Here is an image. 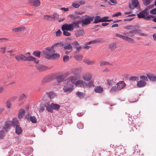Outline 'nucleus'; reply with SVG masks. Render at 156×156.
<instances>
[{
  "mask_svg": "<svg viewBox=\"0 0 156 156\" xmlns=\"http://www.w3.org/2000/svg\"><path fill=\"white\" fill-rule=\"evenodd\" d=\"M44 19L48 21H52L51 18V16L44 15Z\"/></svg>",
  "mask_w": 156,
  "mask_h": 156,
  "instance_id": "nucleus-43",
  "label": "nucleus"
},
{
  "mask_svg": "<svg viewBox=\"0 0 156 156\" xmlns=\"http://www.w3.org/2000/svg\"><path fill=\"white\" fill-rule=\"evenodd\" d=\"M30 119L32 123H35L37 122V119L34 116H31Z\"/></svg>",
  "mask_w": 156,
  "mask_h": 156,
  "instance_id": "nucleus-48",
  "label": "nucleus"
},
{
  "mask_svg": "<svg viewBox=\"0 0 156 156\" xmlns=\"http://www.w3.org/2000/svg\"><path fill=\"white\" fill-rule=\"evenodd\" d=\"M18 123V122L16 119H13L12 121H7L5 123L3 130L7 132L10 129L11 126H15Z\"/></svg>",
  "mask_w": 156,
  "mask_h": 156,
  "instance_id": "nucleus-3",
  "label": "nucleus"
},
{
  "mask_svg": "<svg viewBox=\"0 0 156 156\" xmlns=\"http://www.w3.org/2000/svg\"><path fill=\"white\" fill-rule=\"evenodd\" d=\"M116 36L118 37H119L120 38L124 40H125L126 36L118 34H116Z\"/></svg>",
  "mask_w": 156,
  "mask_h": 156,
  "instance_id": "nucleus-53",
  "label": "nucleus"
},
{
  "mask_svg": "<svg viewBox=\"0 0 156 156\" xmlns=\"http://www.w3.org/2000/svg\"><path fill=\"white\" fill-rule=\"evenodd\" d=\"M85 17H86L81 21L82 26L88 25L94 19V16H90L87 15H86Z\"/></svg>",
  "mask_w": 156,
  "mask_h": 156,
  "instance_id": "nucleus-7",
  "label": "nucleus"
},
{
  "mask_svg": "<svg viewBox=\"0 0 156 156\" xmlns=\"http://www.w3.org/2000/svg\"><path fill=\"white\" fill-rule=\"evenodd\" d=\"M109 62L107 61H101L100 62V66H102L104 65H109Z\"/></svg>",
  "mask_w": 156,
  "mask_h": 156,
  "instance_id": "nucleus-42",
  "label": "nucleus"
},
{
  "mask_svg": "<svg viewBox=\"0 0 156 156\" xmlns=\"http://www.w3.org/2000/svg\"><path fill=\"white\" fill-rule=\"evenodd\" d=\"M84 34V32L83 30H77L75 33L76 37L82 36Z\"/></svg>",
  "mask_w": 156,
  "mask_h": 156,
  "instance_id": "nucleus-24",
  "label": "nucleus"
},
{
  "mask_svg": "<svg viewBox=\"0 0 156 156\" xmlns=\"http://www.w3.org/2000/svg\"><path fill=\"white\" fill-rule=\"evenodd\" d=\"M110 2L112 4H111L109 2H108V5H115L117 4V0H109Z\"/></svg>",
  "mask_w": 156,
  "mask_h": 156,
  "instance_id": "nucleus-49",
  "label": "nucleus"
},
{
  "mask_svg": "<svg viewBox=\"0 0 156 156\" xmlns=\"http://www.w3.org/2000/svg\"><path fill=\"white\" fill-rule=\"evenodd\" d=\"M73 25V24H71V23L64 24L61 27V30H67L70 32L72 31L74 29Z\"/></svg>",
  "mask_w": 156,
  "mask_h": 156,
  "instance_id": "nucleus-8",
  "label": "nucleus"
},
{
  "mask_svg": "<svg viewBox=\"0 0 156 156\" xmlns=\"http://www.w3.org/2000/svg\"><path fill=\"white\" fill-rule=\"evenodd\" d=\"M25 113V111L23 109H20L19 112L18 114V117L20 119H21L24 116Z\"/></svg>",
  "mask_w": 156,
  "mask_h": 156,
  "instance_id": "nucleus-25",
  "label": "nucleus"
},
{
  "mask_svg": "<svg viewBox=\"0 0 156 156\" xmlns=\"http://www.w3.org/2000/svg\"><path fill=\"white\" fill-rule=\"evenodd\" d=\"M69 59V57L68 55H64L63 57V61L64 62H67Z\"/></svg>",
  "mask_w": 156,
  "mask_h": 156,
  "instance_id": "nucleus-46",
  "label": "nucleus"
},
{
  "mask_svg": "<svg viewBox=\"0 0 156 156\" xmlns=\"http://www.w3.org/2000/svg\"><path fill=\"white\" fill-rule=\"evenodd\" d=\"M153 0H143L144 4L145 5H147L150 4Z\"/></svg>",
  "mask_w": 156,
  "mask_h": 156,
  "instance_id": "nucleus-41",
  "label": "nucleus"
},
{
  "mask_svg": "<svg viewBox=\"0 0 156 156\" xmlns=\"http://www.w3.org/2000/svg\"><path fill=\"white\" fill-rule=\"evenodd\" d=\"M0 49H1V51L3 53H4L5 52L6 48L5 47H1Z\"/></svg>",
  "mask_w": 156,
  "mask_h": 156,
  "instance_id": "nucleus-61",
  "label": "nucleus"
},
{
  "mask_svg": "<svg viewBox=\"0 0 156 156\" xmlns=\"http://www.w3.org/2000/svg\"><path fill=\"white\" fill-rule=\"evenodd\" d=\"M51 16L52 21L54 20L55 19L57 18L58 17V15L56 13H55Z\"/></svg>",
  "mask_w": 156,
  "mask_h": 156,
  "instance_id": "nucleus-45",
  "label": "nucleus"
},
{
  "mask_svg": "<svg viewBox=\"0 0 156 156\" xmlns=\"http://www.w3.org/2000/svg\"><path fill=\"white\" fill-rule=\"evenodd\" d=\"M124 29H127L128 30H132L134 29V26L132 25H129L126 27H124Z\"/></svg>",
  "mask_w": 156,
  "mask_h": 156,
  "instance_id": "nucleus-50",
  "label": "nucleus"
},
{
  "mask_svg": "<svg viewBox=\"0 0 156 156\" xmlns=\"http://www.w3.org/2000/svg\"><path fill=\"white\" fill-rule=\"evenodd\" d=\"M25 29L26 27H25L21 26L17 28H13L12 30L14 32H19L24 30Z\"/></svg>",
  "mask_w": 156,
  "mask_h": 156,
  "instance_id": "nucleus-18",
  "label": "nucleus"
},
{
  "mask_svg": "<svg viewBox=\"0 0 156 156\" xmlns=\"http://www.w3.org/2000/svg\"><path fill=\"white\" fill-rule=\"evenodd\" d=\"M72 6L74 8H78L80 6L79 2H75L72 3Z\"/></svg>",
  "mask_w": 156,
  "mask_h": 156,
  "instance_id": "nucleus-44",
  "label": "nucleus"
},
{
  "mask_svg": "<svg viewBox=\"0 0 156 156\" xmlns=\"http://www.w3.org/2000/svg\"><path fill=\"white\" fill-rule=\"evenodd\" d=\"M84 62L88 65H93L94 64V62L89 60H85Z\"/></svg>",
  "mask_w": 156,
  "mask_h": 156,
  "instance_id": "nucleus-40",
  "label": "nucleus"
},
{
  "mask_svg": "<svg viewBox=\"0 0 156 156\" xmlns=\"http://www.w3.org/2000/svg\"><path fill=\"white\" fill-rule=\"evenodd\" d=\"M108 16H105L103 17H101V22H109L111 21H112V20H108Z\"/></svg>",
  "mask_w": 156,
  "mask_h": 156,
  "instance_id": "nucleus-39",
  "label": "nucleus"
},
{
  "mask_svg": "<svg viewBox=\"0 0 156 156\" xmlns=\"http://www.w3.org/2000/svg\"><path fill=\"white\" fill-rule=\"evenodd\" d=\"M109 47L111 50H114L116 48V44L115 43H111L109 44Z\"/></svg>",
  "mask_w": 156,
  "mask_h": 156,
  "instance_id": "nucleus-28",
  "label": "nucleus"
},
{
  "mask_svg": "<svg viewBox=\"0 0 156 156\" xmlns=\"http://www.w3.org/2000/svg\"><path fill=\"white\" fill-rule=\"evenodd\" d=\"M121 15V13L120 12H117V13H115L113 14V16H120Z\"/></svg>",
  "mask_w": 156,
  "mask_h": 156,
  "instance_id": "nucleus-63",
  "label": "nucleus"
},
{
  "mask_svg": "<svg viewBox=\"0 0 156 156\" xmlns=\"http://www.w3.org/2000/svg\"><path fill=\"white\" fill-rule=\"evenodd\" d=\"M37 68L41 71H44L48 69V67L44 66L38 65L36 66Z\"/></svg>",
  "mask_w": 156,
  "mask_h": 156,
  "instance_id": "nucleus-21",
  "label": "nucleus"
},
{
  "mask_svg": "<svg viewBox=\"0 0 156 156\" xmlns=\"http://www.w3.org/2000/svg\"><path fill=\"white\" fill-rule=\"evenodd\" d=\"M77 96L80 98H82L85 96V94L83 92H77L76 93Z\"/></svg>",
  "mask_w": 156,
  "mask_h": 156,
  "instance_id": "nucleus-37",
  "label": "nucleus"
},
{
  "mask_svg": "<svg viewBox=\"0 0 156 156\" xmlns=\"http://www.w3.org/2000/svg\"><path fill=\"white\" fill-rule=\"evenodd\" d=\"M92 75L91 73L89 72H87L83 73L82 77L85 81H89L91 80L92 78Z\"/></svg>",
  "mask_w": 156,
  "mask_h": 156,
  "instance_id": "nucleus-9",
  "label": "nucleus"
},
{
  "mask_svg": "<svg viewBox=\"0 0 156 156\" xmlns=\"http://www.w3.org/2000/svg\"><path fill=\"white\" fill-rule=\"evenodd\" d=\"M86 84L85 86V87H90L94 86L93 82L92 81H90L88 83L86 82Z\"/></svg>",
  "mask_w": 156,
  "mask_h": 156,
  "instance_id": "nucleus-32",
  "label": "nucleus"
},
{
  "mask_svg": "<svg viewBox=\"0 0 156 156\" xmlns=\"http://www.w3.org/2000/svg\"><path fill=\"white\" fill-rule=\"evenodd\" d=\"M40 54L41 53L39 51H35L33 53V55L38 58H40Z\"/></svg>",
  "mask_w": 156,
  "mask_h": 156,
  "instance_id": "nucleus-35",
  "label": "nucleus"
},
{
  "mask_svg": "<svg viewBox=\"0 0 156 156\" xmlns=\"http://www.w3.org/2000/svg\"><path fill=\"white\" fill-rule=\"evenodd\" d=\"M82 14V13L79 12H76L75 13L73 14H70L68 16L70 17V18L73 20H75L76 19H80V16L78 15H80Z\"/></svg>",
  "mask_w": 156,
  "mask_h": 156,
  "instance_id": "nucleus-12",
  "label": "nucleus"
},
{
  "mask_svg": "<svg viewBox=\"0 0 156 156\" xmlns=\"http://www.w3.org/2000/svg\"><path fill=\"white\" fill-rule=\"evenodd\" d=\"M132 2L133 4L136 7L139 4L138 0H132Z\"/></svg>",
  "mask_w": 156,
  "mask_h": 156,
  "instance_id": "nucleus-55",
  "label": "nucleus"
},
{
  "mask_svg": "<svg viewBox=\"0 0 156 156\" xmlns=\"http://www.w3.org/2000/svg\"><path fill=\"white\" fill-rule=\"evenodd\" d=\"M94 90L96 93H101L103 92V89L101 87L98 86L95 87Z\"/></svg>",
  "mask_w": 156,
  "mask_h": 156,
  "instance_id": "nucleus-23",
  "label": "nucleus"
},
{
  "mask_svg": "<svg viewBox=\"0 0 156 156\" xmlns=\"http://www.w3.org/2000/svg\"><path fill=\"white\" fill-rule=\"evenodd\" d=\"M86 84V82L83 80H79L76 82L75 85L77 87L85 88V86Z\"/></svg>",
  "mask_w": 156,
  "mask_h": 156,
  "instance_id": "nucleus-13",
  "label": "nucleus"
},
{
  "mask_svg": "<svg viewBox=\"0 0 156 156\" xmlns=\"http://www.w3.org/2000/svg\"><path fill=\"white\" fill-rule=\"evenodd\" d=\"M147 77L151 80L153 81H156V76L154 74H147Z\"/></svg>",
  "mask_w": 156,
  "mask_h": 156,
  "instance_id": "nucleus-19",
  "label": "nucleus"
},
{
  "mask_svg": "<svg viewBox=\"0 0 156 156\" xmlns=\"http://www.w3.org/2000/svg\"><path fill=\"white\" fill-rule=\"evenodd\" d=\"M148 9L146 8L144 10L140 12L137 14V17L139 18H144L146 20H148L149 18L152 17L151 15H148L149 13Z\"/></svg>",
  "mask_w": 156,
  "mask_h": 156,
  "instance_id": "nucleus-4",
  "label": "nucleus"
},
{
  "mask_svg": "<svg viewBox=\"0 0 156 156\" xmlns=\"http://www.w3.org/2000/svg\"><path fill=\"white\" fill-rule=\"evenodd\" d=\"M55 52L47 51H43V53L45 55L46 58L48 59H54L59 58V54L57 53L54 54Z\"/></svg>",
  "mask_w": 156,
  "mask_h": 156,
  "instance_id": "nucleus-2",
  "label": "nucleus"
},
{
  "mask_svg": "<svg viewBox=\"0 0 156 156\" xmlns=\"http://www.w3.org/2000/svg\"><path fill=\"white\" fill-rule=\"evenodd\" d=\"M136 7L135 5L133 4L132 3L129 5V8L131 9H133Z\"/></svg>",
  "mask_w": 156,
  "mask_h": 156,
  "instance_id": "nucleus-62",
  "label": "nucleus"
},
{
  "mask_svg": "<svg viewBox=\"0 0 156 156\" xmlns=\"http://www.w3.org/2000/svg\"><path fill=\"white\" fill-rule=\"evenodd\" d=\"M15 58L17 61L23 60L24 61H33L34 63L37 64L39 62V60H37L36 59L32 56H30L27 57L23 54H20L17 55L15 57Z\"/></svg>",
  "mask_w": 156,
  "mask_h": 156,
  "instance_id": "nucleus-1",
  "label": "nucleus"
},
{
  "mask_svg": "<svg viewBox=\"0 0 156 156\" xmlns=\"http://www.w3.org/2000/svg\"><path fill=\"white\" fill-rule=\"evenodd\" d=\"M47 94L50 99L53 98L55 96V94L52 92L47 93Z\"/></svg>",
  "mask_w": 156,
  "mask_h": 156,
  "instance_id": "nucleus-38",
  "label": "nucleus"
},
{
  "mask_svg": "<svg viewBox=\"0 0 156 156\" xmlns=\"http://www.w3.org/2000/svg\"><path fill=\"white\" fill-rule=\"evenodd\" d=\"M104 41V40L103 39L101 38H98L96 39L95 40H92L90 41L87 43L86 44V45L90 44H91L93 43H98L100 42H102Z\"/></svg>",
  "mask_w": 156,
  "mask_h": 156,
  "instance_id": "nucleus-16",
  "label": "nucleus"
},
{
  "mask_svg": "<svg viewBox=\"0 0 156 156\" xmlns=\"http://www.w3.org/2000/svg\"><path fill=\"white\" fill-rule=\"evenodd\" d=\"M19 124V123L18 122V124L15 126H16V134L19 135L21 133L22 130L21 128L18 125Z\"/></svg>",
  "mask_w": 156,
  "mask_h": 156,
  "instance_id": "nucleus-20",
  "label": "nucleus"
},
{
  "mask_svg": "<svg viewBox=\"0 0 156 156\" xmlns=\"http://www.w3.org/2000/svg\"><path fill=\"white\" fill-rule=\"evenodd\" d=\"M14 52L12 50H10V51H7V53H9L10 54V56H12L13 57L15 55V54H13L12 53Z\"/></svg>",
  "mask_w": 156,
  "mask_h": 156,
  "instance_id": "nucleus-57",
  "label": "nucleus"
},
{
  "mask_svg": "<svg viewBox=\"0 0 156 156\" xmlns=\"http://www.w3.org/2000/svg\"><path fill=\"white\" fill-rule=\"evenodd\" d=\"M69 75L68 73L58 76L56 78V80L58 82L64 81L65 80L67 76Z\"/></svg>",
  "mask_w": 156,
  "mask_h": 156,
  "instance_id": "nucleus-10",
  "label": "nucleus"
},
{
  "mask_svg": "<svg viewBox=\"0 0 156 156\" xmlns=\"http://www.w3.org/2000/svg\"><path fill=\"white\" fill-rule=\"evenodd\" d=\"M150 12L152 14H156V9H154L151 10Z\"/></svg>",
  "mask_w": 156,
  "mask_h": 156,
  "instance_id": "nucleus-60",
  "label": "nucleus"
},
{
  "mask_svg": "<svg viewBox=\"0 0 156 156\" xmlns=\"http://www.w3.org/2000/svg\"><path fill=\"white\" fill-rule=\"evenodd\" d=\"M63 90L65 92L69 93L73 90V86L71 84H66L64 86Z\"/></svg>",
  "mask_w": 156,
  "mask_h": 156,
  "instance_id": "nucleus-11",
  "label": "nucleus"
},
{
  "mask_svg": "<svg viewBox=\"0 0 156 156\" xmlns=\"http://www.w3.org/2000/svg\"><path fill=\"white\" fill-rule=\"evenodd\" d=\"M75 58L78 61H80L82 59V56L81 55H76L75 56Z\"/></svg>",
  "mask_w": 156,
  "mask_h": 156,
  "instance_id": "nucleus-54",
  "label": "nucleus"
},
{
  "mask_svg": "<svg viewBox=\"0 0 156 156\" xmlns=\"http://www.w3.org/2000/svg\"><path fill=\"white\" fill-rule=\"evenodd\" d=\"M94 20L93 22L94 23H97L99 22H101V17L99 16H97L94 17Z\"/></svg>",
  "mask_w": 156,
  "mask_h": 156,
  "instance_id": "nucleus-27",
  "label": "nucleus"
},
{
  "mask_svg": "<svg viewBox=\"0 0 156 156\" xmlns=\"http://www.w3.org/2000/svg\"><path fill=\"white\" fill-rule=\"evenodd\" d=\"M29 2L32 5L35 7H38L40 5V0H29Z\"/></svg>",
  "mask_w": 156,
  "mask_h": 156,
  "instance_id": "nucleus-15",
  "label": "nucleus"
},
{
  "mask_svg": "<svg viewBox=\"0 0 156 156\" xmlns=\"http://www.w3.org/2000/svg\"><path fill=\"white\" fill-rule=\"evenodd\" d=\"M116 85L119 90H120L125 87L126 84L124 81H121L117 83Z\"/></svg>",
  "mask_w": 156,
  "mask_h": 156,
  "instance_id": "nucleus-17",
  "label": "nucleus"
},
{
  "mask_svg": "<svg viewBox=\"0 0 156 156\" xmlns=\"http://www.w3.org/2000/svg\"><path fill=\"white\" fill-rule=\"evenodd\" d=\"M124 41H127L129 43H133L134 42V40L133 38L127 36H126Z\"/></svg>",
  "mask_w": 156,
  "mask_h": 156,
  "instance_id": "nucleus-33",
  "label": "nucleus"
},
{
  "mask_svg": "<svg viewBox=\"0 0 156 156\" xmlns=\"http://www.w3.org/2000/svg\"><path fill=\"white\" fill-rule=\"evenodd\" d=\"M140 79L141 80L137 82L136 85L139 87H143L146 85V82L148 81V79L147 76L143 75L140 76Z\"/></svg>",
  "mask_w": 156,
  "mask_h": 156,
  "instance_id": "nucleus-5",
  "label": "nucleus"
},
{
  "mask_svg": "<svg viewBox=\"0 0 156 156\" xmlns=\"http://www.w3.org/2000/svg\"><path fill=\"white\" fill-rule=\"evenodd\" d=\"M129 36L130 37H132L134 35V32L133 30H131L129 32Z\"/></svg>",
  "mask_w": 156,
  "mask_h": 156,
  "instance_id": "nucleus-56",
  "label": "nucleus"
},
{
  "mask_svg": "<svg viewBox=\"0 0 156 156\" xmlns=\"http://www.w3.org/2000/svg\"><path fill=\"white\" fill-rule=\"evenodd\" d=\"M63 32V35L65 36H69L71 35V33L69 32L67 30H62Z\"/></svg>",
  "mask_w": 156,
  "mask_h": 156,
  "instance_id": "nucleus-51",
  "label": "nucleus"
},
{
  "mask_svg": "<svg viewBox=\"0 0 156 156\" xmlns=\"http://www.w3.org/2000/svg\"><path fill=\"white\" fill-rule=\"evenodd\" d=\"M81 21L80 20H79L75 22H74L73 23H71V24H73V27H74V26L75 27H76V28H78L79 27V24L80 23Z\"/></svg>",
  "mask_w": 156,
  "mask_h": 156,
  "instance_id": "nucleus-30",
  "label": "nucleus"
},
{
  "mask_svg": "<svg viewBox=\"0 0 156 156\" xmlns=\"http://www.w3.org/2000/svg\"><path fill=\"white\" fill-rule=\"evenodd\" d=\"M62 34V32L60 29H58L57 31L55 32L56 36L57 37H60Z\"/></svg>",
  "mask_w": 156,
  "mask_h": 156,
  "instance_id": "nucleus-47",
  "label": "nucleus"
},
{
  "mask_svg": "<svg viewBox=\"0 0 156 156\" xmlns=\"http://www.w3.org/2000/svg\"><path fill=\"white\" fill-rule=\"evenodd\" d=\"M68 80L69 81L71 82L73 84H75L76 80V76H70L68 78Z\"/></svg>",
  "mask_w": 156,
  "mask_h": 156,
  "instance_id": "nucleus-26",
  "label": "nucleus"
},
{
  "mask_svg": "<svg viewBox=\"0 0 156 156\" xmlns=\"http://www.w3.org/2000/svg\"><path fill=\"white\" fill-rule=\"evenodd\" d=\"M51 106L52 108L55 110H58L60 107V106L59 105L54 103L51 104Z\"/></svg>",
  "mask_w": 156,
  "mask_h": 156,
  "instance_id": "nucleus-29",
  "label": "nucleus"
},
{
  "mask_svg": "<svg viewBox=\"0 0 156 156\" xmlns=\"http://www.w3.org/2000/svg\"><path fill=\"white\" fill-rule=\"evenodd\" d=\"M129 80L130 81H136L138 80V78L136 76H132L129 78Z\"/></svg>",
  "mask_w": 156,
  "mask_h": 156,
  "instance_id": "nucleus-52",
  "label": "nucleus"
},
{
  "mask_svg": "<svg viewBox=\"0 0 156 156\" xmlns=\"http://www.w3.org/2000/svg\"><path fill=\"white\" fill-rule=\"evenodd\" d=\"M60 9L66 12H67L69 11V9L68 8H66L64 7L61 8Z\"/></svg>",
  "mask_w": 156,
  "mask_h": 156,
  "instance_id": "nucleus-64",
  "label": "nucleus"
},
{
  "mask_svg": "<svg viewBox=\"0 0 156 156\" xmlns=\"http://www.w3.org/2000/svg\"><path fill=\"white\" fill-rule=\"evenodd\" d=\"M119 90L118 89V88H117V87H116L115 86H114L112 87L111 89L109 91L111 93H113L115 92H116Z\"/></svg>",
  "mask_w": 156,
  "mask_h": 156,
  "instance_id": "nucleus-36",
  "label": "nucleus"
},
{
  "mask_svg": "<svg viewBox=\"0 0 156 156\" xmlns=\"http://www.w3.org/2000/svg\"><path fill=\"white\" fill-rule=\"evenodd\" d=\"M114 83V81L112 78L109 79L108 80L107 84L110 87Z\"/></svg>",
  "mask_w": 156,
  "mask_h": 156,
  "instance_id": "nucleus-34",
  "label": "nucleus"
},
{
  "mask_svg": "<svg viewBox=\"0 0 156 156\" xmlns=\"http://www.w3.org/2000/svg\"><path fill=\"white\" fill-rule=\"evenodd\" d=\"M133 30L134 31V34H138L142 32V30L140 29Z\"/></svg>",
  "mask_w": 156,
  "mask_h": 156,
  "instance_id": "nucleus-59",
  "label": "nucleus"
},
{
  "mask_svg": "<svg viewBox=\"0 0 156 156\" xmlns=\"http://www.w3.org/2000/svg\"><path fill=\"white\" fill-rule=\"evenodd\" d=\"M5 132L4 130L0 131V138H2L4 136Z\"/></svg>",
  "mask_w": 156,
  "mask_h": 156,
  "instance_id": "nucleus-58",
  "label": "nucleus"
},
{
  "mask_svg": "<svg viewBox=\"0 0 156 156\" xmlns=\"http://www.w3.org/2000/svg\"><path fill=\"white\" fill-rule=\"evenodd\" d=\"M43 107L45 108H46L48 112H51L52 111L51 105H50L48 103H46L44 105Z\"/></svg>",
  "mask_w": 156,
  "mask_h": 156,
  "instance_id": "nucleus-22",
  "label": "nucleus"
},
{
  "mask_svg": "<svg viewBox=\"0 0 156 156\" xmlns=\"http://www.w3.org/2000/svg\"><path fill=\"white\" fill-rule=\"evenodd\" d=\"M72 46L70 44H66L64 46V48L65 50H71L72 49Z\"/></svg>",
  "mask_w": 156,
  "mask_h": 156,
  "instance_id": "nucleus-31",
  "label": "nucleus"
},
{
  "mask_svg": "<svg viewBox=\"0 0 156 156\" xmlns=\"http://www.w3.org/2000/svg\"><path fill=\"white\" fill-rule=\"evenodd\" d=\"M64 46L63 43L62 42H59L55 43L51 47H48L46 48L45 49L46 51H50L51 52H55V51L54 50L57 47H60Z\"/></svg>",
  "mask_w": 156,
  "mask_h": 156,
  "instance_id": "nucleus-6",
  "label": "nucleus"
},
{
  "mask_svg": "<svg viewBox=\"0 0 156 156\" xmlns=\"http://www.w3.org/2000/svg\"><path fill=\"white\" fill-rule=\"evenodd\" d=\"M82 71L81 68H77L72 69H70V72L75 75H77L80 73Z\"/></svg>",
  "mask_w": 156,
  "mask_h": 156,
  "instance_id": "nucleus-14",
  "label": "nucleus"
}]
</instances>
